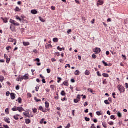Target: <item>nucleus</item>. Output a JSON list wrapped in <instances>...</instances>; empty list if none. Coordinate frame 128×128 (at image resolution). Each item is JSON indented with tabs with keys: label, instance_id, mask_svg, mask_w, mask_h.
I'll return each mask as SVG.
<instances>
[{
	"label": "nucleus",
	"instance_id": "8fccbe9b",
	"mask_svg": "<svg viewBox=\"0 0 128 128\" xmlns=\"http://www.w3.org/2000/svg\"><path fill=\"white\" fill-rule=\"evenodd\" d=\"M108 124H110V126H114V122H108Z\"/></svg>",
	"mask_w": 128,
	"mask_h": 128
},
{
	"label": "nucleus",
	"instance_id": "7ed1b4c3",
	"mask_svg": "<svg viewBox=\"0 0 128 128\" xmlns=\"http://www.w3.org/2000/svg\"><path fill=\"white\" fill-rule=\"evenodd\" d=\"M94 52H96V54H100L102 50H100V48H96L93 50Z\"/></svg>",
	"mask_w": 128,
	"mask_h": 128
},
{
	"label": "nucleus",
	"instance_id": "5701e85b",
	"mask_svg": "<svg viewBox=\"0 0 128 128\" xmlns=\"http://www.w3.org/2000/svg\"><path fill=\"white\" fill-rule=\"evenodd\" d=\"M14 40H14L12 38L8 39L10 42H14Z\"/></svg>",
	"mask_w": 128,
	"mask_h": 128
},
{
	"label": "nucleus",
	"instance_id": "4468645a",
	"mask_svg": "<svg viewBox=\"0 0 128 128\" xmlns=\"http://www.w3.org/2000/svg\"><path fill=\"white\" fill-rule=\"evenodd\" d=\"M63 84H64L65 86H68V81H65L64 82Z\"/></svg>",
	"mask_w": 128,
	"mask_h": 128
},
{
	"label": "nucleus",
	"instance_id": "7c9ffc66",
	"mask_svg": "<svg viewBox=\"0 0 128 128\" xmlns=\"http://www.w3.org/2000/svg\"><path fill=\"white\" fill-rule=\"evenodd\" d=\"M102 126H103L104 128H108V126H106V122H103Z\"/></svg>",
	"mask_w": 128,
	"mask_h": 128
},
{
	"label": "nucleus",
	"instance_id": "5fc2aeb1",
	"mask_svg": "<svg viewBox=\"0 0 128 128\" xmlns=\"http://www.w3.org/2000/svg\"><path fill=\"white\" fill-rule=\"evenodd\" d=\"M122 56L124 58V60H126V55L122 54Z\"/></svg>",
	"mask_w": 128,
	"mask_h": 128
},
{
	"label": "nucleus",
	"instance_id": "bb28decb",
	"mask_svg": "<svg viewBox=\"0 0 128 128\" xmlns=\"http://www.w3.org/2000/svg\"><path fill=\"white\" fill-rule=\"evenodd\" d=\"M90 71L86 70L85 72L86 76H90Z\"/></svg>",
	"mask_w": 128,
	"mask_h": 128
},
{
	"label": "nucleus",
	"instance_id": "39448f33",
	"mask_svg": "<svg viewBox=\"0 0 128 128\" xmlns=\"http://www.w3.org/2000/svg\"><path fill=\"white\" fill-rule=\"evenodd\" d=\"M10 28L12 32H14V30H16V26L11 24Z\"/></svg>",
	"mask_w": 128,
	"mask_h": 128
},
{
	"label": "nucleus",
	"instance_id": "72a5a7b5",
	"mask_svg": "<svg viewBox=\"0 0 128 128\" xmlns=\"http://www.w3.org/2000/svg\"><path fill=\"white\" fill-rule=\"evenodd\" d=\"M22 98H18V102L19 104H22Z\"/></svg>",
	"mask_w": 128,
	"mask_h": 128
},
{
	"label": "nucleus",
	"instance_id": "dca6fc26",
	"mask_svg": "<svg viewBox=\"0 0 128 128\" xmlns=\"http://www.w3.org/2000/svg\"><path fill=\"white\" fill-rule=\"evenodd\" d=\"M24 46H30V42H23Z\"/></svg>",
	"mask_w": 128,
	"mask_h": 128
},
{
	"label": "nucleus",
	"instance_id": "6ab92c4d",
	"mask_svg": "<svg viewBox=\"0 0 128 128\" xmlns=\"http://www.w3.org/2000/svg\"><path fill=\"white\" fill-rule=\"evenodd\" d=\"M26 124H30V119H26Z\"/></svg>",
	"mask_w": 128,
	"mask_h": 128
},
{
	"label": "nucleus",
	"instance_id": "680f3d73",
	"mask_svg": "<svg viewBox=\"0 0 128 128\" xmlns=\"http://www.w3.org/2000/svg\"><path fill=\"white\" fill-rule=\"evenodd\" d=\"M10 48H12V47H10V46H8V47H6V50H10Z\"/></svg>",
	"mask_w": 128,
	"mask_h": 128
},
{
	"label": "nucleus",
	"instance_id": "20e7f679",
	"mask_svg": "<svg viewBox=\"0 0 128 128\" xmlns=\"http://www.w3.org/2000/svg\"><path fill=\"white\" fill-rule=\"evenodd\" d=\"M4 58L6 60L7 64H10V58H8V56L6 54H4Z\"/></svg>",
	"mask_w": 128,
	"mask_h": 128
},
{
	"label": "nucleus",
	"instance_id": "3c124183",
	"mask_svg": "<svg viewBox=\"0 0 128 128\" xmlns=\"http://www.w3.org/2000/svg\"><path fill=\"white\" fill-rule=\"evenodd\" d=\"M97 74H98V76H102V74H100V72H97Z\"/></svg>",
	"mask_w": 128,
	"mask_h": 128
},
{
	"label": "nucleus",
	"instance_id": "a878e982",
	"mask_svg": "<svg viewBox=\"0 0 128 128\" xmlns=\"http://www.w3.org/2000/svg\"><path fill=\"white\" fill-rule=\"evenodd\" d=\"M39 110H42V112H46V111H44V108H42V106L39 107Z\"/></svg>",
	"mask_w": 128,
	"mask_h": 128
},
{
	"label": "nucleus",
	"instance_id": "ea45409f",
	"mask_svg": "<svg viewBox=\"0 0 128 128\" xmlns=\"http://www.w3.org/2000/svg\"><path fill=\"white\" fill-rule=\"evenodd\" d=\"M104 104H110V102H108V100H106L104 102Z\"/></svg>",
	"mask_w": 128,
	"mask_h": 128
},
{
	"label": "nucleus",
	"instance_id": "f704fd0d",
	"mask_svg": "<svg viewBox=\"0 0 128 128\" xmlns=\"http://www.w3.org/2000/svg\"><path fill=\"white\" fill-rule=\"evenodd\" d=\"M117 114H118V118L122 117V113H120V112H118Z\"/></svg>",
	"mask_w": 128,
	"mask_h": 128
},
{
	"label": "nucleus",
	"instance_id": "a211bd4d",
	"mask_svg": "<svg viewBox=\"0 0 128 128\" xmlns=\"http://www.w3.org/2000/svg\"><path fill=\"white\" fill-rule=\"evenodd\" d=\"M4 76H0V82H4Z\"/></svg>",
	"mask_w": 128,
	"mask_h": 128
},
{
	"label": "nucleus",
	"instance_id": "473e14b6",
	"mask_svg": "<svg viewBox=\"0 0 128 128\" xmlns=\"http://www.w3.org/2000/svg\"><path fill=\"white\" fill-rule=\"evenodd\" d=\"M110 118L111 120H116V116H114V115H112L110 116Z\"/></svg>",
	"mask_w": 128,
	"mask_h": 128
},
{
	"label": "nucleus",
	"instance_id": "e2e57ef3",
	"mask_svg": "<svg viewBox=\"0 0 128 128\" xmlns=\"http://www.w3.org/2000/svg\"><path fill=\"white\" fill-rule=\"evenodd\" d=\"M38 62H40V58H37L36 60H35V61Z\"/></svg>",
	"mask_w": 128,
	"mask_h": 128
},
{
	"label": "nucleus",
	"instance_id": "423d86ee",
	"mask_svg": "<svg viewBox=\"0 0 128 128\" xmlns=\"http://www.w3.org/2000/svg\"><path fill=\"white\" fill-rule=\"evenodd\" d=\"M4 122H7V124H10V118H4Z\"/></svg>",
	"mask_w": 128,
	"mask_h": 128
},
{
	"label": "nucleus",
	"instance_id": "e433bc0d",
	"mask_svg": "<svg viewBox=\"0 0 128 128\" xmlns=\"http://www.w3.org/2000/svg\"><path fill=\"white\" fill-rule=\"evenodd\" d=\"M16 12H20V9L18 7H16L15 9Z\"/></svg>",
	"mask_w": 128,
	"mask_h": 128
},
{
	"label": "nucleus",
	"instance_id": "864d4df0",
	"mask_svg": "<svg viewBox=\"0 0 128 128\" xmlns=\"http://www.w3.org/2000/svg\"><path fill=\"white\" fill-rule=\"evenodd\" d=\"M10 94V92H7L6 93V96H9Z\"/></svg>",
	"mask_w": 128,
	"mask_h": 128
},
{
	"label": "nucleus",
	"instance_id": "09e8293b",
	"mask_svg": "<svg viewBox=\"0 0 128 128\" xmlns=\"http://www.w3.org/2000/svg\"><path fill=\"white\" fill-rule=\"evenodd\" d=\"M58 50H60V52H62V48H60V46L58 47Z\"/></svg>",
	"mask_w": 128,
	"mask_h": 128
},
{
	"label": "nucleus",
	"instance_id": "1a4fd4ad",
	"mask_svg": "<svg viewBox=\"0 0 128 128\" xmlns=\"http://www.w3.org/2000/svg\"><path fill=\"white\" fill-rule=\"evenodd\" d=\"M10 96H11V100H14L16 98V94H14V93H12L10 94Z\"/></svg>",
	"mask_w": 128,
	"mask_h": 128
},
{
	"label": "nucleus",
	"instance_id": "2eb2a0df",
	"mask_svg": "<svg viewBox=\"0 0 128 128\" xmlns=\"http://www.w3.org/2000/svg\"><path fill=\"white\" fill-rule=\"evenodd\" d=\"M45 104L46 108H50V103H48V102H45Z\"/></svg>",
	"mask_w": 128,
	"mask_h": 128
},
{
	"label": "nucleus",
	"instance_id": "9d476101",
	"mask_svg": "<svg viewBox=\"0 0 128 128\" xmlns=\"http://www.w3.org/2000/svg\"><path fill=\"white\" fill-rule=\"evenodd\" d=\"M48 48H52V46L50 44H46V48L48 49Z\"/></svg>",
	"mask_w": 128,
	"mask_h": 128
},
{
	"label": "nucleus",
	"instance_id": "774afa93",
	"mask_svg": "<svg viewBox=\"0 0 128 128\" xmlns=\"http://www.w3.org/2000/svg\"><path fill=\"white\" fill-rule=\"evenodd\" d=\"M4 127L5 128H10V127L8 125H4Z\"/></svg>",
	"mask_w": 128,
	"mask_h": 128
},
{
	"label": "nucleus",
	"instance_id": "ddd939ff",
	"mask_svg": "<svg viewBox=\"0 0 128 128\" xmlns=\"http://www.w3.org/2000/svg\"><path fill=\"white\" fill-rule=\"evenodd\" d=\"M31 12L32 14H38V11H36V10H32Z\"/></svg>",
	"mask_w": 128,
	"mask_h": 128
},
{
	"label": "nucleus",
	"instance_id": "338daca9",
	"mask_svg": "<svg viewBox=\"0 0 128 128\" xmlns=\"http://www.w3.org/2000/svg\"><path fill=\"white\" fill-rule=\"evenodd\" d=\"M116 96V94L114 92L112 93V96L114 98H116V96Z\"/></svg>",
	"mask_w": 128,
	"mask_h": 128
},
{
	"label": "nucleus",
	"instance_id": "79ce46f5",
	"mask_svg": "<svg viewBox=\"0 0 128 128\" xmlns=\"http://www.w3.org/2000/svg\"><path fill=\"white\" fill-rule=\"evenodd\" d=\"M92 58L96 59V58L97 56H96V55L94 54L93 55H92Z\"/></svg>",
	"mask_w": 128,
	"mask_h": 128
},
{
	"label": "nucleus",
	"instance_id": "69168bd1",
	"mask_svg": "<svg viewBox=\"0 0 128 128\" xmlns=\"http://www.w3.org/2000/svg\"><path fill=\"white\" fill-rule=\"evenodd\" d=\"M38 90H40V87H36V92H38Z\"/></svg>",
	"mask_w": 128,
	"mask_h": 128
},
{
	"label": "nucleus",
	"instance_id": "bf43d9fd",
	"mask_svg": "<svg viewBox=\"0 0 128 128\" xmlns=\"http://www.w3.org/2000/svg\"><path fill=\"white\" fill-rule=\"evenodd\" d=\"M42 82L43 84H46V79H44V78L42 79Z\"/></svg>",
	"mask_w": 128,
	"mask_h": 128
},
{
	"label": "nucleus",
	"instance_id": "412c9836",
	"mask_svg": "<svg viewBox=\"0 0 128 128\" xmlns=\"http://www.w3.org/2000/svg\"><path fill=\"white\" fill-rule=\"evenodd\" d=\"M39 19L40 20V22H46V20L42 18V17H39Z\"/></svg>",
	"mask_w": 128,
	"mask_h": 128
},
{
	"label": "nucleus",
	"instance_id": "603ef678",
	"mask_svg": "<svg viewBox=\"0 0 128 128\" xmlns=\"http://www.w3.org/2000/svg\"><path fill=\"white\" fill-rule=\"evenodd\" d=\"M50 88H52V90H54V86L51 85V86H50Z\"/></svg>",
	"mask_w": 128,
	"mask_h": 128
},
{
	"label": "nucleus",
	"instance_id": "0e129e2a",
	"mask_svg": "<svg viewBox=\"0 0 128 128\" xmlns=\"http://www.w3.org/2000/svg\"><path fill=\"white\" fill-rule=\"evenodd\" d=\"M91 128H96V127L94 126V124H92Z\"/></svg>",
	"mask_w": 128,
	"mask_h": 128
},
{
	"label": "nucleus",
	"instance_id": "a19ab883",
	"mask_svg": "<svg viewBox=\"0 0 128 128\" xmlns=\"http://www.w3.org/2000/svg\"><path fill=\"white\" fill-rule=\"evenodd\" d=\"M85 120H86V122H90V118H88V117H86Z\"/></svg>",
	"mask_w": 128,
	"mask_h": 128
},
{
	"label": "nucleus",
	"instance_id": "6e6552de",
	"mask_svg": "<svg viewBox=\"0 0 128 128\" xmlns=\"http://www.w3.org/2000/svg\"><path fill=\"white\" fill-rule=\"evenodd\" d=\"M18 110L20 112H26L24 109L22 107H18Z\"/></svg>",
	"mask_w": 128,
	"mask_h": 128
},
{
	"label": "nucleus",
	"instance_id": "f3484780",
	"mask_svg": "<svg viewBox=\"0 0 128 128\" xmlns=\"http://www.w3.org/2000/svg\"><path fill=\"white\" fill-rule=\"evenodd\" d=\"M102 76L104 78H109L110 77V75H108V74H106V73L103 74Z\"/></svg>",
	"mask_w": 128,
	"mask_h": 128
},
{
	"label": "nucleus",
	"instance_id": "6e6d98bb",
	"mask_svg": "<svg viewBox=\"0 0 128 128\" xmlns=\"http://www.w3.org/2000/svg\"><path fill=\"white\" fill-rule=\"evenodd\" d=\"M70 128V124L68 123L67 126L66 127V128Z\"/></svg>",
	"mask_w": 128,
	"mask_h": 128
},
{
	"label": "nucleus",
	"instance_id": "f257e3e1",
	"mask_svg": "<svg viewBox=\"0 0 128 128\" xmlns=\"http://www.w3.org/2000/svg\"><path fill=\"white\" fill-rule=\"evenodd\" d=\"M118 90L120 92H126V89L122 86H118Z\"/></svg>",
	"mask_w": 128,
	"mask_h": 128
},
{
	"label": "nucleus",
	"instance_id": "4be33fe9",
	"mask_svg": "<svg viewBox=\"0 0 128 128\" xmlns=\"http://www.w3.org/2000/svg\"><path fill=\"white\" fill-rule=\"evenodd\" d=\"M24 116H30V112H26L24 113Z\"/></svg>",
	"mask_w": 128,
	"mask_h": 128
},
{
	"label": "nucleus",
	"instance_id": "4c0bfd02",
	"mask_svg": "<svg viewBox=\"0 0 128 128\" xmlns=\"http://www.w3.org/2000/svg\"><path fill=\"white\" fill-rule=\"evenodd\" d=\"M33 112H34V114H36V112H38V109L36 108H33Z\"/></svg>",
	"mask_w": 128,
	"mask_h": 128
},
{
	"label": "nucleus",
	"instance_id": "a18cd8bd",
	"mask_svg": "<svg viewBox=\"0 0 128 128\" xmlns=\"http://www.w3.org/2000/svg\"><path fill=\"white\" fill-rule=\"evenodd\" d=\"M16 20H18L20 22H22V19H20L18 16H16Z\"/></svg>",
	"mask_w": 128,
	"mask_h": 128
},
{
	"label": "nucleus",
	"instance_id": "f8f14e48",
	"mask_svg": "<svg viewBox=\"0 0 128 128\" xmlns=\"http://www.w3.org/2000/svg\"><path fill=\"white\" fill-rule=\"evenodd\" d=\"M26 74H26L25 76H23V80H28L29 78L28 76H26Z\"/></svg>",
	"mask_w": 128,
	"mask_h": 128
},
{
	"label": "nucleus",
	"instance_id": "de8ad7c7",
	"mask_svg": "<svg viewBox=\"0 0 128 128\" xmlns=\"http://www.w3.org/2000/svg\"><path fill=\"white\" fill-rule=\"evenodd\" d=\"M88 102H86L85 103H84V106H85V107L88 106Z\"/></svg>",
	"mask_w": 128,
	"mask_h": 128
},
{
	"label": "nucleus",
	"instance_id": "cd10ccee",
	"mask_svg": "<svg viewBox=\"0 0 128 128\" xmlns=\"http://www.w3.org/2000/svg\"><path fill=\"white\" fill-rule=\"evenodd\" d=\"M53 42H58V38H54L53 39Z\"/></svg>",
	"mask_w": 128,
	"mask_h": 128
},
{
	"label": "nucleus",
	"instance_id": "c9c22d12",
	"mask_svg": "<svg viewBox=\"0 0 128 128\" xmlns=\"http://www.w3.org/2000/svg\"><path fill=\"white\" fill-rule=\"evenodd\" d=\"M80 100H78V99H74V102H75V104H78V102H80Z\"/></svg>",
	"mask_w": 128,
	"mask_h": 128
},
{
	"label": "nucleus",
	"instance_id": "c03bdc74",
	"mask_svg": "<svg viewBox=\"0 0 128 128\" xmlns=\"http://www.w3.org/2000/svg\"><path fill=\"white\" fill-rule=\"evenodd\" d=\"M96 114H97V116H102V114H101L100 112H96Z\"/></svg>",
	"mask_w": 128,
	"mask_h": 128
},
{
	"label": "nucleus",
	"instance_id": "052dcab7",
	"mask_svg": "<svg viewBox=\"0 0 128 128\" xmlns=\"http://www.w3.org/2000/svg\"><path fill=\"white\" fill-rule=\"evenodd\" d=\"M19 78L20 79V82H22V80H24V78L22 76Z\"/></svg>",
	"mask_w": 128,
	"mask_h": 128
},
{
	"label": "nucleus",
	"instance_id": "c756f323",
	"mask_svg": "<svg viewBox=\"0 0 128 128\" xmlns=\"http://www.w3.org/2000/svg\"><path fill=\"white\" fill-rule=\"evenodd\" d=\"M66 92L64 91H62L61 92V96H66Z\"/></svg>",
	"mask_w": 128,
	"mask_h": 128
},
{
	"label": "nucleus",
	"instance_id": "37998d69",
	"mask_svg": "<svg viewBox=\"0 0 128 128\" xmlns=\"http://www.w3.org/2000/svg\"><path fill=\"white\" fill-rule=\"evenodd\" d=\"M58 84H60V80H62V78H60V77H58Z\"/></svg>",
	"mask_w": 128,
	"mask_h": 128
},
{
	"label": "nucleus",
	"instance_id": "49530a36",
	"mask_svg": "<svg viewBox=\"0 0 128 128\" xmlns=\"http://www.w3.org/2000/svg\"><path fill=\"white\" fill-rule=\"evenodd\" d=\"M55 56H60V52H56L55 53Z\"/></svg>",
	"mask_w": 128,
	"mask_h": 128
},
{
	"label": "nucleus",
	"instance_id": "58836bf2",
	"mask_svg": "<svg viewBox=\"0 0 128 128\" xmlns=\"http://www.w3.org/2000/svg\"><path fill=\"white\" fill-rule=\"evenodd\" d=\"M5 112H6V114H10V111L8 110V108H6L5 110Z\"/></svg>",
	"mask_w": 128,
	"mask_h": 128
},
{
	"label": "nucleus",
	"instance_id": "13d9d810",
	"mask_svg": "<svg viewBox=\"0 0 128 128\" xmlns=\"http://www.w3.org/2000/svg\"><path fill=\"white\" fill-rule=\"evenodd\" d=\"M44 118L41 120V121L40 122V124H44Z\"/></svg>",
	"mask_w": 128,
	"mask_h": 128
},
{
	"label": "nucleus",
	"instance_id": "0eeeda50",
	"mask_svg": "<svg viewBox=\"0 0 128 128\" xmlns=\"http://www.w3.org/2000/svg\"><path fill=\"white\" fill-rule=\"evenodd\" d=\"M98 2V3L97 4L98 6H102V4H104V1L102 0H99Z\"/></svg>",
	"mask_w": 128,
	"mask_h": 128
},
{
	"label": "nucleus",
	"instance_id": "f03ea898",
	"mask_svg": "<svg viewBox=\"0 0 128 128\" xmlns=\"http://www.w3.org/2000/svg\"><path fill=\"white\" fill-rule=\"evenodd\" d=\"M10 24H13V26H20V24L18 23V22L10 19Z\"/></svg>",
	"mask_w": 128,
	"mask_h": 128
},
{
	"label": "nucleus",
	"instance_id": "4d7b16f0",
	"mask_svg": "<svg viewBox=\"0 0 128 128\" xmlns=\"http://www.w3.org/2000/svg\"><path fill=\"white\" fill-rule=\"evenodd\" d=\"M77 98H78L79 100H80V95H78Z\"/></svg>",
	"mask_w": 128,
	"mask_h": 128
},
{
	"label": "nucleus",
	"instance_id": "c85d7f7f",
	"mask_svg": "<svg viewBox=\"0 0 128 128\" xmlns=\"http://www.w3.org/2000/svg\"><path fill=\"white\" fill-rule=\"evenodd\" d=\"M34 100L36 102H42V100H40V99H38V98L36 97L34 98Z\"/></svg>",
	"mask_w": 128,
	"mask_h": 128
},
{
	"label": "nucleus",
	"instance_id": "9b49d317",
	"mask_svg": "<svg viewBox=\"0 0 128 128\" xmlns=\"http://www.w3.org/2000/svg\"><path fill=\"white\" fill-rule=\"evenodd\" d=\"M18 110V107L14 106V108H12V110L13 112H16V110Z\"/></svg>",
	"mask_w": 128,
	"mask_h": 128
},
{
	"label": "nucleus",
	"instance_id": "b1692460",
	"mask_svg": "<svg viewBox=\"0 0 128 128\" xmlns=\"http://www.w3.org/2000/svg\"><path fill=\"white\" fill-rule=\"evenodd\" d=\"M20 116V115L17 114L16 116H14L13 118H14V120H18V116Z\"/></svg>",
	"mask_w": 128,
	"mask_h": 128
},
{
	"label": "nucleus",
	"instance_id": "aec40b11",
	"mask_svg": "<svg viewBox=\"0 0 128 128\" xmlns=\"http://www.w3.org/2000/svg\"><path fill=\"white\" fill-rule=\"evenodd\" d=\"M75 76H80V72L78 70H76V72H75Z\"/></svg>",
	"mask_w": 128,
	"mask_h": 128
},
{
	"label": "nucleus",
	"instance_id": "393cba45",
	"mask_svg": "<svg viewBox=\"0 0 128 128\" xmlns=\"http://www.w3.org/2000/svg\"><path fill=\"white\" fill-rule=\"evenodd\" d=\"M2 20H4V22H5V24H7L8 22V18H2Z\"/></svg>",
	"mask_w": 128,
	"mask_h": 128
},
{
	"label": "nucleus",
	"instance_id": "2f4dec72",
	"mask_svg": "<svg viewBox=\"0 0 128 128\" xmlns=\"http://www.w3.org/2000/svg\"><path fill=\"white\" fill-rule=\"evenodd\" d=\"M102 63L105 66H108V63L106 62H104V60L102 61Z\"/></svg>",
	"mask_w": 128,
	"mask_h": 128
}]
</instances>
